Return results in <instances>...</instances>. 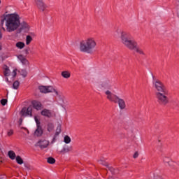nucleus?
I'll list each match as a JSON object with an SVG mask.
<instances>
[{
    "label": "nucleus",
    "instance_id": "cd10ccee",
    "mask_svg": "<svg viewBox=\"0 0 179 179\" xmlns=\"http://www.w3.org/2000/svg\"><path fill=\"white\" fill-rule=\"evenodd\" d=\"M64 143H71V137L69 136H65L64 138Z\"/></svg>",
    "mask_w": 179,
    "mask_h": 179
},
{
    "label": "nucleus",
    "instance_id": "f03ea898",
    "mask_svg": "<svg viewBox=\"0 0 179 179\" xmlns=\"http://www.w3.org/2000/svg\"><path fill=\"white\" fill-rule=\"evenodd\" d=\"M152 78V85L156 90L155 98L157 103H158L159 106L164 107L170 103V99H169V91L166 89V86H164V84H163L162 81L155 79V76H153Z\"/></svg>",
    "mask_w": 179,
    "mask_h": 179
},
{
    "label": "nucleus",
    "instance_id": "423d86ee",
    "mask_svg": "<svg viewBox=\"0 0 179 179\" xmlns=\"http://www.w3.org/2000/svg\"><path fill=\"white\" fill-rule=\"evenodd\" d=\"M38 90H40L41 93H55L56 96H58V91L54 89L52 86H44L41 85L38 87Z\"/></svg>",
    "mask_w": 179,
    "mask_h": 179
},
{
    "label": "nucleus",
    "instance_id": "a19ab883",
    "mask_svg": "<svg viewBox=\"0 0 179 179\" xmlns=\"http://www.w3.org/2000/svg\"><path fill=\"white\" fill-rule=\"evenodd\" d=\"M2 50V46L0 45V51Z\"/></svg>",
    "mask_w": 179,
    "mask_h": 179
},
{
    "label": "nucleus",
    "instance_id": "ea45409f",
    "mask_svg": "<svg viewBox=\"0 0 179 179\" xmlns=\"http://www.w3.org/2000/svg\"><path fill=\"white\" fill-rule=\"evenodd\" d=\"M108 179H114L113 177H109Z\"/></svg>",
    "mask_w": 179,
    "mask_h": 179
},
{
    "label": "nucleus",
    "instance_id": "b1692460",
    "mask_svg": "<svg viewBox=\"0 0 179 179\" xmlns=\"http://www.w3.org/2000/svg\"><path fill=\"white\" fill-rule=\"evenodd\" d=\"M31 41H33V38L30 35L27 36V38H26L27 45H29V44H30Z\"/></svg>",
    "mask_w": 179,
    "mask_h": 179
},
{
    "label": "nucleus",
    "instance_id": "e433bc0d",
    "mask_svg": "<svg viewBox=\"0 0 179 179\" xmlns=\"http://www.w3.org/2000/svg\"><path fill=\"white\" fill-rule=\"evenodd\" d=\"M20 125H22V122H23V119L20 118L19 120Z\"/></svg>",
    "mask_w": 179,
    "mask_h": 179
},
{
    "label": "nucleus",
    "instance_id": "ddd939ff",
    "mask_svg": "<svg viewBox=\"0 0 179 179\" xmlns=\"http://www.w3.org/2000/svg\"><path fill=\"white\" fill-rule=\"evenodd\" d=\"M163 160L165 165L169 166L170 167H173V166H176V164H177L173 161H171V159H170L169 157H164Z\"/></svg>",
    "mask_w": 179,
    "mask_h": 179
},
{
    "label": "nucleus",
    "instance_id": "dca6fc26",
    "mask_svg": "<svg viewBox=\"0 0 179 179\" xmlns=\"http://www.w3.org/2000/svg\"><path fill=\"white\" fill-rule=\"evenodd\" d=\"M17 58L20 60V62H22V65H29V60H27V59H26V57H24L22 55H18Z\"/></svg>",
    "mask_w": 179,
    "mask_h": 179
},
{
    "label": "nucleus",
    "instance_id": "a211bd4d",
    "mask_svg": "<svg viewBox=\"0 0 179 179\" xmlns=\"http://www.w3.org/2000/svg\"><path fill=\"white\" fill-rule=\"evenodd\" d=\"M62 76L64 77V79H69V78H71V73L68 71H62Z\"/></svg>",
    "mask_w": 179,
    "mask_h": 179
},
{
    "label": "nucleus",
    "instance_id": "f257e3e1",
    "mask_svg": "<svg viewBox=\"0 0 179 179\" xmlns=\"http://www.w3.org/2000/svg\"><path fill=\"white\" fill-rule=\"evenodd\" d=\"M1 24L2 30L8 33L16 31L20 26V29L25 30V31H29V29H30L29 24L26 22L20 23V15L16 13L7 15L4 14L1 20Z\"/></svg>",
    "mask_w": 179,
    "mask_h": 179
},
{
    "label": "nucleus",
    "instance_id": "2eb2a0df",
    "mask_svg": "<svg viewBox=\"0 0 179 179\" xmlns=\"http://www.w3.org/2000/svg\"><path fill=\"white\" fill-rule=\"evenodd\" d=\"M69 152H72V146L64 145L61 150L60 153L65 155V153H69Z\"/></svg>",
    "mask_w": 179,
    "mask_h": 179
},
{
    "label": "nucleus",
    "instance_id": "1a4fd4ad",
    "mask_svg": "<svg viewBox=\"0 0 179 179\" xmlns=\"http://www.w3.org/2000/svg\"><path fill=\"white\" fill-rule=\"evenodd\" d=\"M50 142L47 140L39 141L36 143L35 146H38L41 149H45L48 148Z\"/></svg>",
    "mask_w": 179,
    "mask_h": 179
},
{
    "label": "nucleus",
    "instance_id": "c9c22d12",
    "mask_svg": "<svg viewBox=\"0 0 179 179\" xmlns=\"http://www.w3.org/2000/svg\"><path fill=\"white\" fill-rule=\"evenodd\" d=\"M138 156H139V153L138 152H136L134 155H133L134 159L138 158Z\"/></svg>",
    "mask_w": 179,
    "mask_h": 179
},
{
    "label": "nucleus",
    "instance_id": "72a5a7b5",
    "mask_svg": "<svg viewBox=\"0 0 179 179\" xmlns=\"http://www.w3.org/2000/svg\"><path fill=\"white\" fill-rule=\"evenodd\" d=\"M7 134L8 136H12V135H13V131L12 129L8 130Z\"/></svg>",
    "mask_w": 179,
    "mask_h": 179
},
{
    "label": "nucleus",
    "instance_id": "4c0bfd02",
    "mask_svg": "<svg viewBox=\"0 0 179 179\" xmlns=\"http://www.w3.org/2000/svg\"><path fill=\"white\" fill-rule=\"evenodd\" d=\"M6 82H7V83H9V78H8V77L6 78Z\"/></svg>",
    "mask_w": 179,
    "mask_h": 179
},
{
    "label": "nucleus",
    "instance_id": "7ed1b4c3",
    "mask_svg": "<svg viewBox=\"0 0 179 179\" xmlns=\"http://www.w3.org/2000/svg\"><path fill=\"white\" fill-rule=\"evenodd\" d=\"M120 38L122 44H124L127 48L136 51V52H137V54H140V55H145V52H143L142 48L138 46V42L132 39L131 34L125 31H122L121 33Z\"/></svg>",
    "mask_w": 179,
    "mask_h": 179
},
{
    "label": "nucleus",
    "instance_id": "393cba45",
    "mask_svg": "<svg viewBox=\"0 0 179 179\" xmlns=\"http://www.w3.org/2000/svg\"><path fill=\"white\" fill-rule=\"evenodd\" d=\"M15 160L17 164H23V159L20 156H17Z\"/></svg>",
    "mask_w": 179,
    "mask_h": 179
},
{
    "label": "nucleus",
    "instance_id": "4be33fe9",
    "mask_svg": "<svg viewBox=\"0 0 179 179\" xmlns=\"http://www.w3.org/2000/svg\"><path fill=\"white\" fill-rule=\"evenodd\" d=\"M19 86H20V83L19 80H15L13 83V89H15V90H17L19 89Z\"/></svg>",
    "mask_w": 179,
    "mask_h": 179
},
{
    "label": "nucleus",
    "instance_id": "f3484780",
    "mask_svg": "<svg viewBox=\"0 0 179 179\" xmlns=\"http://www.w3.org/2000/svg\"><path fill=\"white\" fill-rule=\"evenodd\" d=\"M3 69L4 76H6V78H8V76H10V70L9 69V67L7 65H4Z\"/></svg>",
    "mask_w": 179,
    "mask_h": 179
},
{
    "label": "nucleus",
    "instance_id": "9b49d317",
    "mask_svg": "<svg viewBox=\"0 0 179 179\" xmlns=\"http://www.w3.org/2000/svg\"><path fill=\"white\" fill-rule=\"evenodd\" d=\"M41 115L46 117L47 118H51L52 117V112L48 109H43L41 112Z\"/></svg>",
    "mask_w": 179,
    "mask_h": 179
},
{
    "label": "nucleus",
    "instance_id": "6ab92c4d",
    "mask_svg": "<svg viewBox=\"0 0 179 179\" xmlns=\"http://www.w3.org/2000/svg\"><path fill=\"white\" fill-rule=\"evenodd\" d=\"M61 131H62L61 124H58L57 127L56 129V132L55 134V136L53 138V141L55 139L56 136H58V135H59L61 134Z\"/></svg>",
    "mask_w": 179,
    "mask_h": 179
},
{
    "label": "nucleus",
    "instance_id": "0eeeda50",
    "mask_svg": "<svg viewBox=\"0 0 179 179\" xmlns=\"http://www.w3.org/2000/svg\"><path fill=\"white\" fill-rule=\"evenodd\" d=\"M35 122L36 124V129L34 131L35 136H41L43 134V127H41V122H40V120H38V118H37V116H34Z\"/></svg>",
    "mask_w": 179,
    "mask_h": 179
},
{
    "label": "nucleus",
    "instance_id": "79ce46f5",
    "mask_svg": "<svg viewBox=\"0 0 179 179\" xmlns=\"http://www.w3.org/2000/svg\"><path fill=\"white\" fill-rule=\"evenodd\" d=\"M0 3H1V0H0Z\"/></svg>",
    "mask_w": 179,
    "mask_h": 179
},
{
    "label": "nucleus",
    "instance_id": "bb28decb",
    "mask_svg": "<svg viewBox=\"0 0 179 179\" xmlns=\"http://www.w3.org/2000/svg\"><path fill=\"white\" fill-rule=\"evenodd\" d=\"M47 162L49 164H54L55 163V159L54 157H50L48 158Z\"/></svg>",
    "mask_w": 179,
    "mask_h": 179
},
{
    "label": "nucleus",
    "instance_id": "412c9836",
    "mask_svg": "<svg viewBox=\"0 0 179 179\" xmlns=\"http://www.w3.org/2000/svg\"><path fill=\"white\" fill-rule=\"evenodd\" d=\"M24 43L23 42H17L15 44V47H17V48H19V50H23V48H24Z\"/></svg>",
    "mask_w": 179,
    "mask_h": 179
},
{
    "label": "nucleus",
    "instance_id": "20e7f679",
    "mask_svg": "<svg viewBox=\"0 0 179 179\" xmlns=\"http://www.w3.org/2000/svg\"><path fill=\"white\" fill-rule=\"evenodd\" d=\"M96 47H97V42H96V39L93 37H89L80 42L79 49L80 52L93 54Z\"/></svg>",
    "mask_w": 179,
    "mask_h": 179
},
{
    "label": "nucleus",
    "instance_id": "58836bf2",
    "mask_svg": "<svg viewBox=\"0 0 179 179\" xmlns=\"http://www.w3.org/2000/svg\"><path fill=\"white\" fill-rule=\"evenodd\" d=\"M1 38H2V32H1V31H0V40H1Z\"/></svg>",
    "mask_w": 179,
    "mask_h": 179
},
{
    "label": "nucleus",
    "instance_id": "473e14b6",
    "mask_svg": "<svg viewBox=\"0 0 179 179\" xmlns=\"http://www.w3.org/2000/svg\"><path fill=\"white\" fill-rule=\"evenodd\" d=\"M29 51H30V48L24 50V52L26 54V55H29Z\"/></svg>",
    "mask_w": 179,
    "mask_h": 179
},
{
    "label": "nucleus",
    "instance_id": "c756f323",
    "mask_svg": "<svg viewBox=\"0 0 179 179\" xmlns=\"http://www.w3.org/2000/svg\"><path fill=\"white\" fill-rule=\"evenodd\" d=\"M99 164H102V166H105L106 167L108 166V164L103 160H101V159L99 160Z\"/></svg>",
    "mask_w": 179,
    "mask_h": 179
},
{
    "label": "nucleus",
    "instance_id": "4468645a",
    "mask_svg": "<svg viewBox=\"0 0 179 179\" xmlns=\"http://www.w3.org/2000/svg\"><path fill=\"white\" fill-rule=\"evenodd\" d=\"M31 104L35 110H41V107H43L41 102L36 100L32 101Z\"/></svg>",
    "mask_w": 179,
    "mask_h": 179
},
{
    "label": "nucleus",
    "instance_id": "7c9ffc66",
    "mask_svg": "<svg viewBox=\"0 0 179 179\" xmlns=\"http://www.w3.org/2000/svg\"><path fill=\"white\" fill-rule=\"evenodd\" d=\"M0 103L2 106H6V103H8V99H2L1 101H0Z\"/></svg>",
    "mask_w": 179,
    "mask_h": 179
},
{
    "label": "nucleus",
    "instance_id": "aec40b11",
    "mask_svg": "<svg viewBox=\"0 0 179 179\" xmlns=\"http://www.w3.org/2000/svg\"><path fill=\"white\" fill-rule=\"evenodd\" d=\"M8 157L11 160H15L16 159V154L13 150L8 151Z\"/></svg>",
    "mask_w": 179,
    "mask_h": 179
},
{
    "label": "nucleus",
    "instance_id": "f704fd0d",
    "mask_svg": "<svg viewBox=\"0 0 179 179\" xmlns=\"http://www.w3.org/2000/svg\"><path fill=\"white\" fill-rule=\"evenodd\" d=\"M155 179H162V176L160 175L154 174Z\"/></svg>",
    "mask_w": 179,
    "mask_h": 179
},
{
    "label": "nucleus",
    "instance_id": "c85d7f7f",
    "mask_svg": "<svg viewBox=\"0 0 179 179\" xmlns=\"http://www.w3.org/2000/svg\"><path fill=\"white\" fill-rule=\"evenodd\" d=\"M107 169L108 170H109V171H110L112 174H115V169L114 168H113L112 166H109V165H108Z\"/></svg>",
    "mask_w": 179,
    "mask_h": 179
},
{
    "label": "nucleus",
    "instance_id": "6e6552de",
    "mask_svg": "<svg viewBox=\"0 0 179 179\" xmlns=\"http://www.w3.org/2000/svg\"><path fill=\"white\" fill-rule=\"evenodd\" d=\"M33 107L29 106L28 108L24 107L21 111L20 114L22 117H33Z\"/></svg>",
    "mask_w": 179,
    "mask_h": 179
},
{
    "label": "nucleus",
    "instance_id": "39448f33",
    "mask_svg": "<svg viewBox=\"0 0 179 179\" xmlns=\"http://www.w3.org/2000/svg\"><path fill=\"white\" fill-rule=\"evenodd\" d=\"M105 94H106V98L109 101H112L115 104L117 103L120 110H125L127 104H125V101H124V99H120L118 96L113 94L110 90H106Z\"/></svg>",
    "mask_w": 179,
    "mask_h": 179
},
{
    "label": "nucleus",
    "instance_id": "2f4dec72",
    "mask_svg": "<svg viewBox=\"0 0 179 179\" xmlns=\"http://www.w3.org/2000/svg\"><path fill=\"white\" fill-rule=\"evenodd\" d=\"M17 75V69H15L12 72V76L13 78H16V76Z\"/></svg>",
    "mask_w": 179,
    "mask_h": 179
},
{
    "label": "nucleus",
    "instance_id": "a878e982",
    "mask_svg": "<svg viewBox=\"0 0 179 179\" xmlns=\"http://www.w3.org/2000/svg\"><path fill=\"white\" fill-rule=\"evenodd\" d=\"M19 73H20V75L23 76V78H26L27 76V71L24 69H22L21 71H18Z\"/></svg>",
    "mask_w": 179,
    "mask_h": 179
},
{
    "label": "nucleus",
    "instance_id": "5701e85b",
    "mask_svg": "<svg viewBox=\"0 0 179 179\" xmlns=\"http://www.w3.org/2000/svg\"><path fill=\"white\" fill-rule=\"evenodd\" d=\"M47 127H48V132H52V131L54 130V124L53 123H52V122L48 123Z\"/></svg>",
    "mask_w": 179,
    "mask_h": 179
},
{
    "label": "nucleus",
    "instance_id": "f8f14e48",
    "mask_svg": "<svg viewBox=\"0 0 179 179\" xmlns=\"http://www.w3.org/2000/svg\"><path fill=\"white\" fill-rule=\"evenodd\" d=\"M101 87L105 90H110L111 89V82L109 80H106L101 84Z\"/></svg>",
    "mask_w": 179,
    "mask_h": 179
},
{
    "label": "nucleus",
    "instance_id": "9d476101",
    "mask_svg": "<svg viewBox=\"0 0 179 179\" xmlns=\"http://www.w3.org/2000/svg\"><path fill=\"white\" fill-rule=\"evenodd\" d=\"M35 2L36 3L38 9H41V10H42L43 12H44V10H45V8H47V7L45 6V3H44L43 0H35Z\"/></svg>",
    "mask_w": 179,
    "mask_h": 179
}]
</instances>
